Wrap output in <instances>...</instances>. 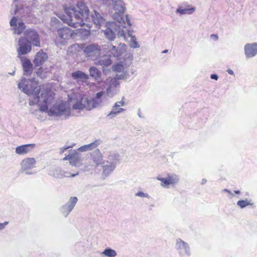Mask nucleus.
Listing matches in <instances>:
<instances>
[{
  "instance_id": "obj_1",
  "label": "nucleus",
  "mask_w": 257,
  "mask_h": 257,
  "mask_svg": "<svg viewBox=\"0 0 257 257\" xmlns=\"http://www.w3.org/2000/svg\"><path fill=\"white\" fill-rule=\"evenodd\" d=\"M65 14H59L58 17L64 23L67 24L73 28H77L84 25L89 26L90 22L100 29V27L105 24V20L96 11H94L90 15L88 8L85 4L81 1L77 2L76 6H64Z\"/></svg>"
},
{
  "instance_id": "obj_2",
  "label": "nucleus",
  "mask_w": 257,
  "mask_h": 257,
  "mask_svg": "<svg viewBox=\"0 0 257 257\" xmlns=\"http://www.w3.org/2000/svg\"><path fill=\"white\" fill-rule=\"evenodd\" d=\"M53 94L49 87L41 85L34 93L32 94V98L30 99L29 105L38 104L40 106V111L47 112L49 116L69 115L70 112L67 110L66 105L63 103L54 105L50 109H48V105L51 103L54 99Z\"/></svg>"
},
{
  "instance_id": "obj_3",
  "label": "nucleus",
  "mask_w": 257,
  "mask_h": 257,
  "mask_svg": "<svg viewBox=\"0 0 257 257\" xmlns=\"http://www.w3.org/2000/svg\"><path fill=\"white\" fill-rule=\"evenodd\" d=\"M126 24L122 25L121 23L115 22H107L105 24L104 30H102L105 37L109 41H112L116 35L118 37L125 38V32L123 28H126Z\"/></svg>"
},
{
  "instance_id": "obj_4",
  "label": "nucleus",
  "mask_w": 257,
  "mask_h": 257,
  "mask_svg": "<svg viewBox=\"0 0 257 257\" xmlns=\"http://www.w3.org/2000/svg\"><path fill=\"white\" fill-rule=\"evenodd\" d=\"M104 91H100L96 94L95 97L92 99H88L87 97H81L80 101H77L73 105L74 109H82L86 108L90 110L93 108L101 106L102 103V97L104 95Z\"/></svg>"
},
{
  "instance_id": "obj_5",
  "label": "nucleus",
  "mask_w": 257,
  "mask_h": 257,
  "mask_svg": "<svg viewBox=\"0 0 257 257\" xmlns=\"http://www.w3.org/2000/svg\"><path fill=\"white\" fill-rule=\"evenodd\" d=\"M112 2L114 13L113 15V19L119 23L123 25L126 23L128 26H131L129 16L126 15L124 17V13L125 10L124 4L122 0H110Z\"/></svg>"
},
{
  "instance_id": "obj_6",
  "label": "nucleus",
  "mask_w": 257,
  "mask_h": 257,
  "mask_svg": "<svg viewBox=\"0 0 257 257\" xmlns=\"http://www.w3.org/2000/svg\"><path fill=\"white\" fill-rule=\"evenodd\" d=\"M32 46L33 45L26 38L21 37L19 38L17 51L18 57L20 58L22 64H32L29 59L23 56L31 51Z\"/></svg>"
},
{
  "instance_id": "obj_7",
  "label": "nucleus",
  "mask_w": 257,
  "mask_h": 257,
  "mask_svg": "<svg viewBox=\"0 0 257 257\" xmlns=\"http://www.w3.org/2000/svg\"><path fill=\"white\" fill-rule=\"evenodd\" d=\"M122 46H125V45L124 44H121L120 43L118 47H117L112 45L108 46V49L111 54H107L103 56L99 61L98 64H112V58L117 57L122 53V50L120 48Z\"/></svg>"
},
{
  "instance_id": "obj_8",
  "label": "nucleus",
  "mask_w": 257,
  "mask_h": 257,
  "mask_svg": "<svg viewBox=\"0 0 257 257\" xmlns=\"http://www.w3.org/2000/svg\"><path fill=\"white\" fill-rule=\"evenodd\" d=\"M57 37L55 40V44L58 47L64 46L68 41L72 37L73 31L67 26L59 28L57 31Z\"/></svg>"
},
{
  "instance_id": "obj_9",
  "label": "nucleus",
  "mask_w": 257,
  "mask_h": 257,
  "mask_svg": "<svg viewBox=\"0 0 257 257\" xmlns=\"http://www.w3.org/2000/svg\"><path fill=\"white\" fill-rule=\"evenodd\" d=\"M112 69L117 73V78L124 80L128 79L136 71L133 65H112Z\"/></svg>"
},
{
  "instance_id": "obj_10",
  "label": "nucleus",
  "mask_w": 257,
  "mask_h": 257,
  "mask_svg": "<svg viewBox=\"0 0 257 257\" xmlns=\"http://www.w3.org/2000/svg\"><path fill=\"white\" fill-rule=\"evenodd\" d=\"M18 86L20 89L28 95L34 93L38 89L31 79H27L24 77L22 78Z\"/></svg>"
},
{
  "instance_id": "obj_11",
  "label": "nucleus",
  "mask_w": 257,
  "mask_h": 257,
  "mask_svg": "<svg viewBox=\"0 0 257 257\" xmlns=\"http://www.w3.org/2000/svg\"><path fill=\"white\" fill-rule=\"evenodd\" d=\"M100 47L95 43L87 45L83 50L86 57L92 60H95L100 55Z\"/></svg>"
},
{
  "instance_id": "obj_12",
  "label": "nucleus",
  "mask_w": 257,
  "mask_h": 257,
  "mask_svg": "<svg viewBox=\"0 0 257 257\" xmlns=\"http://www.w3.org/2000/svg\"><path fill=\"white\" fill-rule=\"evenodd\" d=\"M24 35V37L26 38L33 46H40V36L36 30L32 28L28 29L25 31Z\"/></svg>"
},
{
  "instance_id": "obj_13",
  "label": "nucleus",
  "mask_w": 257,
  "mask_h": 257,
  "mask_svg": "<svg viewBox=\"0 0 257 257\" xmlns=\"http://www.w3.org/2000/svg\"><path fill=\"white\" fill-rule=\"evenodd\" d=\"M175 248L182 256L191 255V251L189 244L180 238L176 239Z\"/></svg>"
},
{
  "instance_id": "obj_14",
  "label": "nucleus",
  "mask_w": 257,
  "mask_h": 257,
  "mask_svg": "<svg viewBox=\"0 0 257 257\" xmlns=\"http://www.w3.org/2000/svg\"><path fill=\"white\" fill-rule=\"evenodd\" d=\"M157 179L161 182V186L166 188H169L171 185H176L179 180L178 176L176 174H168L167 177H161L158 176Z\"/></svg>"
},
{
  "instance_id": "obj_15",
  "label": "nucleus",
  "mask_w": 257,
  "mask_h": 257,
  "mask_svg": "<svg viewBox=\"0 0 257 257\" xmlns=\"http://www.w3.org/2000/svg\"><path fill=\"white\" fill-rule=\"evenodd\" d=\"M81 156V154L77 150H71L69 154L65 156L63 160L69 161L71 165L77 166L82 161Z\"/></svg>"
},
{
  "instance_id": "obj_16",
  "label": "nucleus",
  "mask_w": 257,
  "mask_h": 257,
  "mask_svg": "<svg viewBox=\"0 0 257 257\" xmlns=\"http://www.w3.org/2000/svg\"><path fill=\"white\" fill-rule=\"evenodd\" d=\"M11 27H13L14 34L18 35H21L25 32L24 30L26 28L25 24L23 22H19L18 23L17 17L14 16L11 19L10 22Z\"/></svg>"
},
{
  "instance_id": "obj_17",
  "label": "nucleus",
  "mask_w": 257,
  "mask_h": 257,
  "mask_svg": "<svg viewBox=\"0 0 257 257\" xmlns=\"http://www.w3.org/2000/svg\"><path fill=\"white\" fill-rule=\"evenodd\" d=\"M76 197H71L67 203L60 208V212L65 217H67L77 202Z\"/></svg>"
},
{
  "instance_id": "obj_18",
  "label": "nucleus",
  "mask_w": 257,
  "mask_h": 257,
  "mask_svg": "<svg viewBox=\"0 0 257 257\" xmlns=\"http://www.w3.org/2000/svg\"><path fill=\"white\" fill-rule=\"evenodd\" d=\"M36 160L34 158H28L22 160L21 162V168L26 174L30 175L33 173L29 172V170L35 167Z\"/></svg>"
},
{
  "instance_id": "obj_19",
  "label": "nucleus",
  "mask_w": 257,
  "mask_h": 257,
  "mask_svg": "<svg viewBox=\"0 0 257 257\" xmlns=\"http://www.w3.org/2000/svg\"><path fill=\"white\" fill-rule=\"evenodd\" d=\"M123 99L124 97H123L121 101H117L115 103L114 105L112 106V110L106 115V117L109 119H112L119 113L125 110V109L122 108H118V110H115L116 108H118L119 106H123L125 105Z\"/></svg>"
},
{
  "instance_id": "obj_20",
  "label": "nucleus",
  "mask_w": 257,
  "mask_h": 257,
  "mask_svg": "<svg viewBox=\"0 0 257 257\" xmlns=\"http://www.w3.org/2000/svg\"><path fill=\"white\" fill-rule=\"evenodd\" d=\"M246 58H250L257 55V43H247L244 47Z\"/></svg>"
},
{
  "instance_id": "obj_21",
  "label": "nucleus",
  "mask_w": 257,
  "mask_h": 257,
  "mask_svg": "<svg viewBox=\"0 0 257 257\" xmlns=\"http://www.w3.org/2000/svg\"><path fill=\"white\" fill-rule=\"evenodd\" d=\"M91 160L96 166L102 164L103 156L99 149H96L90 153Z\"/></svg>"
},
{
  "instance_id": "obj_22",
  "label": "nucleus",
  "mask_w": 257,
  "mask_h": 257,
  "mask_svg": "<svg viewBox=\"0 0 257 257\" xmlns=\"http://www.w3.org/2000/svg\"><path fill=\"white\" fill-rule=\"evenodd\" d=\"M35 146L34 144H30L18 146L16 148V153L20 155L26 154L34 149Z\"/></svg>"
},
{
  "instance_id": "obj_23",
  "label": "nucleus",
  "mask_w": 257,
  "mask_h": 257,
  "mask_svg": "<svg viewBox=\"0 0 257 257\" xmlns=\"http://www.w3.org/2000/svg\"><path fill=\"white\" fill-rule=\"evenodd\" d=\"M71 76L73 79L77 81H81L83 82H86L89 78L88 75L80 70L72 73Z\"/></svg>"
},
{
  "instance_id": "obj_24",
  "label": "nucleus",
  "mask_w": 257,
  "mask_h": 257,
  "mask_svg": "<svg viewBox=\"0 0 257 257\" xmlns=\"http://www.w3.org/2000/svg\"><path fill=\"white\" fill-rule=\"evenodd\" d=\"M100 140H95L89 144L81 146L77 149V151L80 152H84L92 150L96 148L100 144Z\"/></svg>"
},
{
  "instance_id": "obj_25",
  "label": "nucleus",
  "mask_w": 257,
  "mask_h": 257,
  "mask_svg": "<svg viewBox=\"0 0 257 257\" xmlns=\"http://www.w3.org/2000/svg\"><path fill=\"white\" fill-rule=\"evenodd\" d=\"M48 58L47 54L41 50L36 54L34 62L35 64H42L47 61Z\"/></svg>"
},
{
  "instance_id": "obj_26",
  "label": "nucleus",
  "mask_w": 257,
  "mask_h": 257,
  "mask_svg": "<svg viewBox=\"0 0 257 257\" xmlns=\"http://www.w3.org/2000/svg\"><path fill=\"white\" fill-rule=\"evenodd\" d=\"M120 156L119 154L113 152H110L108 156L107 160L105 161L107 164L114 165L115 167L119 163Z\"/></svg>"
},
{
  "instance_id": "obj_27",
  "label": "nucleus",
  "mask_w": 257,
  "mask_h": 257,
  "mask_svg": "<svg viewBox=\"0 0 257 257\" xmlns=\"http://www.w3.org/2000/svg\"><path fill=\"white\" fill-rule=\"evenodd\" d=\"M90 76L93 78L95 81L100 83L101 81V72L94 67L89 68Z\"/></svg>"
},
{
  "instance_id": "obj_28",
  "label": "nucleus",
  "mask_w": 257,
  "mask_h": 257,
  "mask_svg": "<svg viewBox=\"0 0 257 257\" xmlns=\"http://www.w3.org/2000/svg\"><path fill=\"white\" fill-rule=\"evenodd\" d=\"M103 164L102 175L105 177L108 176L110 173H111L116 167L114 165H111L109 163H106L105 161L103 162Z\"/></svg>"
},
{
  "instance_id": "obj_29",
  "label": "nucleus",
  "mask_w": 257,
  "mask_h": 257,
  "mask_svg": "<svg viewBox=\"0 0 257 257\" xmlns=\"http://www.w3.org/2000/svg\"><path fill=\"white\" fill-rule=\"evenodd\" d=\"M50 25L53 29L56 31H57L59 28H62L64 27L61 21L56 17H52L51 18Z\"/></svg>"
},
{
  "instance_id": "obj_30",
  "label": "nucleus",
  "mask_w": 257,
  "mask_h": 257,
  "mask_svg": "<svg viewBox=\"0 0 257 257\" xmlns=\"http://www.w3.org/2000/svg\"><path fill=\"white\" fill-rule=\"evenodd\" d=\"M101 254L107 257H115L117 253L115 250L110 247H106L101 252Z\"/></svg>"
},
{
  "instance_id": "obj_31",
  "label": "nucleus",
  "mask_w": 257,
  "mask_h": 257,
  "mask_svg": "<svg viewBox=\"0 0 257 257\" xmlns=\"http://www.w3.org/2000/svg\"><path fill=\"white\" fill-rule=\"evenodd\" d=\"M195 10V8L193 7H191V8H182V7H179L176 10V12L181 15L191 14Z\"/></svg>"
},
{
  "instance_id": "obj_32",
  "label": "nucleus",
  "mask_w": 257,
  "mask_h": 257,
  "mask_svg": "<svg viewBox=\"0 0 257 257\" xmlns=\"http://www.w3.org/2000/svg\"><path fill=\"white\" fill-rule=\"evenodd\" d=\"M62 170L59 167L55 168L49 171V174L51 176H52L55 178H62Z\"/></svg>"
},
{
  "instance_id": "obj_33",
  "label": "nucleus",
  "mask_w": 257,
  "mask_h": 257,
  "mask_svg": "<svg viewBox=\"0 0 257 257\" xmlns=\"http://www.w3.org/2000/svg\"><path fill=\"white\" fill-rule=\"evenodd\" d=\"M120 80L119 78H117V75L113 78H112L109 82V87H115L117 88L119 86V82L118 80Z\"/></svg>"
},
{
  "instance_id": "obj_34",
  "label": "nucleus",
  "mask_w": 257,
  "mask_h": 257,
  "mask_svg": "<svg viewBox=\"0 0 257 257\" xmlns=\"http://www.w3.org/2000/svg\"><path fill=\"white\" fill-rule=\"evenodd\" d=\"M252 203H250L247 199L240 200L237 202V205L241 208H244L248 205H252Z\"/></svg>"
},
{
  "instance_id": "obj_35",
  "label": "nucleus",
  "mask_w": 257,
  "mask_h": 257,
  "mask_svg": "<svg viewBox=\"0 0 257 257\" xmlns=\"http://www.w3.org/2000/svg\"><path fill=\"white\" fill-rule=\"evenodd\" d=\"M24 70V74L27 76L30 75L33 71V65H22Z\"/></svg>"
},
{
  "instance_id": "obj_36",
  "label": "nucleus",
  "mask_w": 257,
  "mask_h": 257,
  "mask_svg": "<svg viewBox=\"0 0 257 257\" xmlns=\"http://www.w3.org/2000/svg\"><path fill=\"white\" fill-rule=\"evenodd\" d=\"M117 88H116L115 87L110 88V87L108 86V88L106 89L107 95L109 97H111L113 96L115 94L117 93Z\"/></svg>"
},
{
  "instance_id": "obj_37",
  "label": "nucleus",
  "mask_w": 257,
  "mask_h": 257,
  "mask_svg": "<svg viewBox=\"0 0 257 257\" xmlns=\"http://www.w3.org/2000/svg\"><path fill=\"white\" fill-rule=\"evenodd\" d=\"M130 46L133 48H137L140 47L139 44L137 41L135 36H131Z\"/></svg>"
},
{
  "instance_id": "obj_38",
  "label": "nucleus",
  "mask_w": 257,
  "mask_h": 257,
  "mask_svg": "<svg viewBox=\"0 0 257 257\" xmlns=\"http://www.w3.org/2000/svg\"><path fill=\"white\" fill-rule=\"evenodd\" d=\"M78 174V172L76 174H72L68 172L63 171H62V178L64 177H70V176L72 177H74L76 176V175H77Z\"/></svg>"
},
{
  "instance_id": "obj_39",
  "label": "nucleus",
  "mask_w": 257,
  "mask_h": 257,
  "mask_svg": "<svg viewBox=\"0 0 257 257\" xmlns=\"http://www.w3.org/2000/svg\"><path fill=\"white\" fill-rule=\"evenodd\" d=\"M136 196H138V197H142V198H149L150 197V196H149L148 194L145 193H144L143 192H141V191H140V192H138V193H137L136 194Z\"/></svg>"
},
{
  "instance_id": "obj_40",
  "label": "nucleus",
  "mask_w": 257,
  "mask_h": 257,
  "mask_svg": "<svg viewBox=\"0 0 257 257\" xmlns=\"http://www.w3.org/2000/svg\"><path fill=\"white\" fill-rule=\"evenodd\" d=\"M74 146V144H73V145H71V146L64 147L61 148L60 149V153L61 154L63 153L68 149L72 148Z\"/></svg>"
},
{
  "instance_id": "obj_41",
  "label": "nucleus",
  "mask_w": 257,
  "mask_h": 257,
  "mask_svg": "<svg viewBox=\"0 0 257 257\" xmlns=\"http://www.w3.org/2000/svg\"><path fill=\"white\" fill-rule=\"evenodd\" d=\"M8 223L9 222L8 221H5L4 223H0V231L3 230Z\"/></svg>"
},
{
  "instance_id": "obj_42",
  "label": "nucleus",
  "mask_w": 257,
  "mask_h": 257,
  "mask_svg": "<svg viewBox=\"0 0 257 257\" xmlns=\"http://www.w3.org/2000/svg\"><path fill=\"white\" fill-rule=\"evenodd\" d=\"M210 78L215 80H217L218 76L216 74H211L210 75Z\"/></svg>"
},
{
  "instance_id": "obj_43",
  "label": "nucleus",
  "mask_w": 257,
  "mask_h": 257,
  "mask_svg": "<svg viewBox=\"0 0 257 257\" xmlns=\"http://www.w3.org/2000/svg\"><path fill=\"white\" fill-rule=\"evenodd\" d=\"M210 38L211 39H213L215 41H216L218 40V37L217 35H215V34H212L210 36Z\"/></svg>"
},
{
  "instance_id": "obj_44",
  "label": "nucleus",
  "mask_w": 257,
  "mask_h": 257,
  "mask_svg": "<svg viewBox=\"0 0 257 257\" xmlns=\"http://www.w3.org/2000/svg\"><path fill=\"white\" fill-rule=\"evenodd\" d=\"M223 192H226L228 194H229L230 195H231V196H233V194L229 190L227 189H224L223 190H222Z\"/></svg>"
},
{
  "instance_id": "obj_45",
  "label": "nucleus",
  "mask_w": 257,
  "mask_h": 257,
  "mask_svg": "<svg viewBox=\"0 0 257 257\" xmlns=\"http://www.w3.org/2000/svg\"><path fill=\"white\" fill-rule=\"evenodd\" d=\"M138 115L140 118H143V116H142V113H141V109L140 108H139L138 109Z\"/></svg>"
},
{
  "instance_id": "obj_46",
  "label": "nucleus",
  "mask_w": 257,
  "mask_h": 257,
  "mask_svg": "<svg viewBox=\"0 0 257 257\" xmlns=\"http://www.w3.org/2000/svg\"><path fill=\"white\" fill-rule=\"evenodd\" d=\"M227 71L228 72V73L231 75H233L234 74V73H233V71L231 70V69H228Z\"/></svg>"
},
{
  "instance_id": "obj_47",
  "label": "nucleus",
  "mask_w": 257,
  "mask_h": 257,
  "mask_svg": "<svg viewBox=\"0 0 257 257\" xmlns=\"http://www.w3.org/2000/svg\"><path fill=\"white\" fill-rule=\"evenodd\" d=\"M207 182V180L205 179H202L201 180V184L202 185L205 184Z\"/></svg>"
},
{
  "instance_id": "obj_48",
  "label": "nucleus",
  "mask_w": 257,
  "mask_h": 257,
  "mask_svg": "<svg viewBox=\"0 0 257 257\" xmlns=\"http://www.w3.org/2000/svg\"><path fill=\"white\" fill-rule=\"evenodd\" d=\"M234 192L236 194H239L240 193L239 190H235Z\"/></svg>"
},
{
  "instance_id": "obj_49",
  "label": "nucleus",
  "mask_w": 257,
  "mask_h": 257,
  "mask_svg": "<svg viewBox=\"0 0 257 257\" xmlns=\"http://www.w3.org/2000/svg\"><path fill=\"white\" fill-rule=\"evenodd\" d=\"M15 71H13L12 72H9V74L11 75H14L15 74Z\"/></svg>"
},
{
  "instance_id": "obj_50",
  "label": "nucleus",
  "mask_w": 257,
  "mask_h": 257,
  "mask_svg": "<svg viewBox=\"0 0 257 257\" xmlns=\"http://www.w3.org/2000/svg\"><path fill=\"white\" fill-rule=\"evenodd\" d=\"M168 50H165L163 51H162V53H166L168 52Z\"/></svg>"
},
{
  "instance_id": "obj_51",
  "label": "nucleus",
  "mask_w": 257,
  "mask_h": 257,
  "mask_svg": "<svg viewBox=\"0 0 257 257\" xmlns=\"http://www.w3.org/2000/svg\"><path fill=\"white\" fill-rule=\"evenodd\" d=\"M17 10H15V14H16V13H17Z\"/></svg>"
},
{
  "instance_id": "obj_52",
  "label": "nucleus",
  "mask_w": 257,
  "mask_h": 257,
  "mask_svg": "<svg viewBox=\"0 0 257 257\" xmlns=\"http://www.w3.org/2000/svg\"><path fill=\"white\" fill-rule=\"evenodd\" d=\"M114 64H117V65H118V64H120L119 63H115Z\"/></svg>"
},
{
  "instance_id": "obj_53",
  "label": "nucleus",
  "mask_w": 257,
  "mask_h": 257,
  "mask_svg": "<svg viewBox=\"0 0 257 257\" xmlns=\"http://www.w3.org/2000/svg\"><path fill=\"white\" fill-rule=\"evenodd\" d=\"M94 64H98L96 62L94 63Z\"/></svg>"
},
{
  "instance_id": "obj_54",
  "label": "nucleus",
  "mask_w": 257,
  "mask_h": 257,
  "mask_svg": "<svg viewBox=\"0 0 257 257\" xmlns=\"http://www.w3.org/2000/svg\"><path fill=\"white\" fill-rule=\"evenodd\" d=\"M36 66H40V65H35Z\"/></svg>"
}]
</instances>
